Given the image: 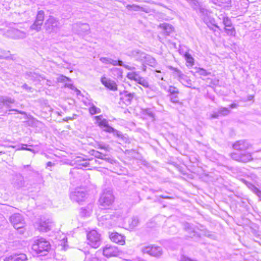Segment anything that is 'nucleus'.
Wrapping results in <instances>:
<instances>
[{"label": "nucleus", "mask_w": 261, "mask_h": 261, "mask_svg": "<svg viewBox=\"0 0 261 261\" xmlns=\"http://www.w3.org/2000/svg\"><path fill=\"white\" fill-rule=\"evenodd\" d=\"M113 69H114V70H118V71L120 72V73H121V71L119 70V69H117V68H114Z\"/></svg>", "instance_id": "nucleus-59"}, {"label": "nucleus", "mask_w": 261, "mask_h": 261, "mask_svg": "<svg viewBox=\"0 0 261 261\" xmlns=\"http://www.w3.org/2000/svg\"><path fill=\"white\" fill-rule=\"evenodd\" d=\"M214 3L225 8L230 6L231 0H214Z\"/></svg>", "instance_id": "nucleus-25"}, {"label": "nucleus", "mask_w": 261, "mask_h": 261, "mask_svg": "<svg viewBox=\"0 0 261 261\" xmlns=\"http://www.w3.org/2000/svg\"><path fill=\"white\" fill-rule=\"evenodd\" d=\"M103 254L108 257L117 256L119 255V250L115 246L107 245L103 248Z\"/></svg>", "instance_id": "nucleus-13"}, {"label": "nucleus", "mask_w": 261, "mask_h": 261, "mask_svg": "<svg viewBox=\"0 0 261 261\" xmlns=\"http://www.w3.org/2000/svg\"><path fill=\"white\" fill-rule=\"evenodd\" d=\"M2 101L3 102L4 106H6L9 107L10 104L13 103L15 101L14 99L10 97H1Z\"/></svg>", "instance_id": "nucleus-34"}, {"label": "nucleus", "mask_w": 261, "mask_h": 261, "mask_svg": "<svg viewBox=\"0 0 261 261\" xmlns=\"http://www.w3.org/2000/svg\"><path fill=\"white\" fill-rule=\"evenodd\" d=\"M47 167H51V166H54L55 165V164L54 163H53L52 162H48L47 163Z\"/></svg>", "instance_id": "nucleus-56"}, {"label": "nucleus", "mask_w": 261, "mask_h": 261, "mask_svg": "<svg viewBox=\"0 0 261 261\" xmlns=\"http://www.w3.org/2000/svg\"><path fill=\"white\" fill-rule=\"evenodd\" d=\"M141 58L147 59L148 60L150 61V65L151 66H153L154 64H155V60L153 58H151V57H150V56L146 57V55L144 53L141 54Z\"/></svg>", "instance_id": "nucleus-45"}, {"label": "nucleus", "mask_w": 261, "mask_h": 261, "mask_svg": "<svg viewBox=\"0 0 261 261\" xmlns=\"http://www.w3.org/2000/svg\"><path fill=\"white\" fill-rule=\"evenodd\" d=\"M10 221L14 227L16 229L20 230V233H23V227L25 225V222L23 216L19 213H15L11 215L10 217Z\"/></svg>", "instance_id": "nucleus-4"}, {"label": "nucleus", "mask_w": 261, "mask_h": 261, "mask_svg": "<svg viewBox=\"0 0 261 261\" xmlns=\"http://www.w3.org/2000/svg\"><path fill=\"white\" fill-rule=\"evenodd\" d=\"M70 196L72 201L80 203L87 198V193L83 189L77 188L71 193Z\"/></svg>", "instance_id": "nucleus-9"}, {"label": "nucleus", "mask_w": 261, "mask_h": 261, "mask_svg": "<svg viewBox=\"0 0 261 261\" xmlns=\"http://www.w3.org/2000/svg\"><path fill=\"white\" fill-rule=\"evenodd\" d=\"M225 31L227 33L228 35L234 36L236 35V30L235 29L232 27H226L225 28Z\"/></svg>", "instance_id": "nucleus-38"}, {"label": "nucleus", "mask_w": 261, "mask_h": 261, "mask_svg": "<svg viewBox=\"0 0 261 261\" xmlns=\"http://www.w3.org/2000/svg\"><path fill=\"white\" fill-rule=\"evenodd\" d=\"M67 238L65 234H62L60 236L59 239V245L62 246V249H66Z\"/></svg>", "instance_id": "nucleus-30"}, {"label": "nucleus", "mask_w": 261, "mask_h": 261, "mask_svg": "<svg viewBox=\"0 0 261 261\" xmlns=\"http://www.w3.org/2000/svg\"><path fill=\"white\" fill-rule=\"evenodd\" d=\"M22 88L25 90L29 92H33V89L31 87L29 86L27 84H24L22 86Z\"/></svg>", "instance_id": "nucleus-50"}, {"label": "nucleus", "mask_w": 261, "mask_h": 261, "mask_svg": "<svg viewBox=\"0 0 261 261\" xmlns=\"http://www.w3.org/2000/svg\"><path fill=\"white\" fill-rule=\"evenodd\" d=\"M27 150L30 151H31V152H33V153H36V151L35 150L32 149L30 148H28L27 149Z\"/></svg>", "instance_id": "nucleus-58"}, {"label": "nucleus", "mask_w": 261, "mask_h": 261, "mask_svg": "<svg viewBox=\"0 0 261 261\" xmlns=\"http://www.w3.org/2000/svg\"><path fill=\"white\" fill-rule=\"evenodd\" d=\"M126 77L128 79L134 81L137 83L141 76H140L139 73L137 72H129L127 73Z\"/></svg>", "instance_id": "nucleus-28"}, {"label": "nucleus", "mask_w": 261, "mask_h": 261, "mask_svg": "<svg viewBox=\"0 0 261 261\" xmlns=\"http://www.w3.org/2000/svg\"><path fill=\"white\" fill-rule=\"evenodd\" d=\"M24 146H28L27 144H22V146L21 147H18L17 148V150H27V149L28 148L24 147Z\"/></svg>", "instance_id": "nucleus-53"}, {"label": "nucleus", "mask_w": 261, "mask_h": 261, "mask_svg": "<svg viewBox=\"0 0 261 261\" xmlns=\"http://www.w3.org/2000/svg\"><path fill=\"white\" fill-rule=\"evenodd\" d=\"M219 114L220 115L225 116L230 113V111L226 108H220L219 110Z\"/></svg>", "instance_id": "nucleus-43"}, {"label": "nucleus", "mask_w": 261, "mask_h": 261, "mask_svg": "<svg viewBox=\"0 0 261 261\" xmlns=\"http://www.w3.org/2000/svg\"><path fill=\"white\" fill-rule=\"evenodd\" d=\"M220 16L221 17H220L219 18L223 19V23L225 25V28L231 27L232 23L231 20L228 17H226L223 15H221Z\"/></svg>", "instance_id": "nucleus-33"}, {"label": "nucleus", "mask_w": 261, "mask_h": 261, "mask_svg": "<svg viewBox=\"0 0 261 261\" xmlns=\"http://www.w3.org/2000/svg\"><path fill=\"white\" fill-rule=\"evenodd\" d=\"M111 240L116 243L120 245H124L125 244V237L117 233L112 232L110 235Z\"/></svg>", "instance_id": "nucleus-18"}, {"label": "nucleus", "mask_w": 261, "mask_h": 261, "mask_svg": "<svg viewBox=\"0 0 261 261\" xmlns=\"http://www.w3.org/2000/svg\"><path fill=\"white\" fill-rule=\"evenodd\" d=\"M27 79H30L33 81H40V79L42 78L41 76L36 73H30L27 74Z\"/></svg>", "instance_id": "nucleus-35"}, {"label": "nucleus", "mask_w": 261, "mask_h": 261, "mask_svg": "<svg viewBox=\"0 0 261 261\" xmlns=\"http://www.w3.org/2000/svg\"><path fill=\"white\" fill-rule=\"evenodd\" d=\"M97 160L94 159L89 160L83 159L81 156H76L75 159V163L77 164L79 168L90 167V164H94V162L97 163Z\"/></svg>", "instance_id": "nucleus-14"}, {"label": "nucleus", "mask_w": 261, "mask_h": 261, "mask_svg": "<svg viewBox=\"0 0 261 261\" xmlns=\"http://www.w3.org/2000/svg\"><path fill=\"white\" fill-rule=\"evenodd\" d=\"M202 19L208 27L211 28V26H214L217 28H219L218 26L215 23L214 19L209 17L207 15L203 16Z\"/></svg>", "instance_id": "nucleus-26"}, {"label": "nucleus", "mask_w": 261, "mask_h": 261, "mask_svg": "<svg viewBox=\"0 0 261 261\" xmlns=\"http://www.w3.org/2000/svg\"><path fill=\"white\" fill-rule=\"evenodd\" d=\"M3 153V152H2V151H1V152H0V154H1V153Z\"/></svg>", "instance_id": "nucleus-63"}, {"label": "nucleus", "mask_w": 261, "mask_h": 261, "mask_svg": "<svg viewBox=\"0 0 261 261\" xmlns=\"http://www.w3.org/2000/svg\"><path fill=\"white\" fill-rule=\"evenodd\" d=\"M152 249L151 256L159 257L163 254V250L161 247L152 245Z\"/></svg>", "instance_id": "nucleus-24"}, {"label": "nucleus", "mask_w": 261, "mask_h": 261, "mask_svg": "<svg viewBox=\"0 0 261 261\" xmlns=\"http://www.w3.org/2000/svg\"><path fill=\"white\" fill-rule=\"evenodd\" d=\"M184 57L187 63V66H192L194 64V58L192 56L188 53L186 52L184 54Z\"/></svg>", "instance_id": "nucleus-32"}, {"label": "nucleus", "mask_w": 261, "mask_h": 261, "mask_svg": "<svg viewBox=\"0 0 261 261\" xmlns=\"http://www.w3.org/2000/svg\"><path fill=\"white\" fill-rule=\"evenodd\" d=\"M237 107V105L236 103H232L229 106V108L231 109L236 108Z\"/></svg>", "instance_id": "nucleus-55"}, {"label": "nucleus", "mask_w": 261, "mask_h": 261, "mask_svg": "<svg viewBox=\"0 0 261 261\" xmlns=\"http://www.w3.org/2000/svg\"><path fill=\"white\" fill-rule=\"evenodd\" d=\"M100 81L101 83L110 90L116 91L117 90V86L114 81L105 76L101 77Z\"/></svg>", "instance_id": "nucleus-16"}, {"label": "nucleus", "mask_w": 261, "mask_h": 261, "mask_svg": "<svg viewBox=\"0 0 261 261\" xmlns=\"http://www.w3.org/2000/svg\"><path fill=\"white\" fill-rule=\"evenodd\" d=\"M68 80H69V79L68 77H67L66 76H64L63 75H60L57 78V81L58 82H66Z\"/></svg>", "instance_id": "nucleus-49"}, {"label": "nucleus", "mask_w": 261, "mask_h": 261, "mask_svg": "<svg viewBox=\"0 0 261 261\" xmlns=\"http://www.w3.org/2000/svg\"><path fill=\"white\" fill-rule=\"evenodd\" d=\"M96 121V123L100 127H103L105 128L104 130L108 133H113L117 136H120V132L115 130L114 128L109 126L108 121L104 119L102 115L95 116L94 117Z\"/></svg>", "instance_id": "nucleus-7"}, {"label": "nucleus", "mask_w": 261, "mask_h": 261, "mask_svg": "<svg viewBox=\"0 0 261 261\" xmlns=\"http://www.w3.org/2000/svg\"><path fill=\"white\" fill-rule=\"evenodd\" d=\"M196 73L201 76H207L211 74L210 72H208L205 69L201 68H199L197 69Z\"/></svg>", "instance_id": "nucleus-42"}, {"label": "nucleus", "mask_w": 261, "mask_h": 261, "mask_svg": "<svg viewBox=\"0 0 261 261\" xmlns=\"http://www.w3.org/2000/svg\"><path fill=\"white\" fill-rule=\"evenodd\" d=\"M156 72H161V71H159V70H156Z\"/></svg>", "instance_id": "nucleus-62"}, {"label": "nucleus", "mask_w": 261, "mask_h": 261, "mask_svg": "<svg viewBox=\"0 0 261 261\" xmlns=\"http://www.w3.org/2000/svg\"><path fill=\"white\" fill-rule=\"evenodd\" d=\"M46 30L49 32H56L60 28L59 21L54 17L49 16L45 23Z\"/></svg>", "instance_id": "nucleus-11"}, {"label": "nucleus", "mask_w": 261, "mask_h": 261, "mask_svg": "<svg viewBox=\"0 0 261 261\" xmlns=\"http://www.w3.org/2000/svg\"><path fill=\"white\" fill-rule=\"evenodd\" d=\"M169 68L173 71L175 76L177 77L178 80L182 85L189 88L192 87V81L188 76L182 73V72L177 68H174L171 66H170Z\"/></svg>", "instance_id": "nucleus-8"}, {"label": "nucleus", "mask_w": 261, "mask_h": 261, "mask_svg": "<svg viewBox=\"0 0 261 261\" xmlns=\"http://www.w3.org/2000/svg\"><path fill=\"white\" fill-rule=\"evenodd\" d=\"M248 187L254 193H255L261 199V191H260L254 185L249 184Z\"/></svg>", "instance_id": "nucleus-37"}, {"label": "nucleus", "mask_w": 261, "mask_h": 261, "mask_svg": "<svg viewBox=\"0 0 261 261\" xmlns=\"http://www.w3.org/2000/svg\"><path fill=\"white\" fill-rule=\"evenodd\" d=\"M98 201L100 208H110L114 201V197L112 191L105 190L101 195Z\"/></svg>", "instance_id": "nucleus-3"}, {"label": "nucleus", "mask_w": 261, "mask_h": 261, "mask_svg": "<svg viewBox=\"0 0 261 261\" xmlns=\"http://www.w3.org/2000/svg\"><path fill=\"white\" fill-rule=\"evenodd\" d=\"M27 259L25 254L20 253L10 255L5 258V261H25Z\"/></svg>", "instance_id": "nucleus-19"}, {"label": "nucleus", "mask_w": 261, "mask_h": 261, "mask_svg": "<svg viewBox=\"0 0 261 261\" xmlns=\"http://www.w3.org/2000/svg\"><path fill=\"white\" fill-rule=\"evenodd\" d=\"M44 13L43 11L41 10L38 12L36 16L35 21L34 23L30 27V29L35 30L37 32L41 30L42 25L44 21Z\"/></svg>", "instance_id": "nucleus-10"}, {"label": "nucleus", "mask_w": 261, "mask_h": 261, "mask_svg": "<svg viewBox=\"0 0 261 261\" xmlns=\"http://www.w3.org/2000/svg\"><path fill=\"white\" fill-rule=\"evenodd\" d=\"M120 99L124 101V102L128 105L129 104L134 97V94L128 93L127 91H123L120 92Z\"/></svg>", "instance_id": "nucleus-20"}, {"label": "nucleus", "mask_w": 261, "mask_h": 261, "mask_svg": "<svg viewBox=\"0 0 261 261\" xmlns=\"http://www.w3.org/2000/svg\"><path fill=\"white\" fill-rule=\"evenodd\" d=\"M138 84L142 85L145 88H146V93H148L149 91L151 90V87L149 85L148 81L143 77H141L137 82Z\"/></svg>", "instance_id": "nucleus-27"}, {"label": "nucleus", "mask_w": 261, "mask_h": 261, "mask_svg": "<svg viewBox=\"0 0 261 261\" xmlns=\"http://www.w3.org/2000/svg\"><path fill=\"white\" fill-rule=\"evenodd\" d=\"M93 210V205L89 204L86 207L81 208L80 214L82 217H89L90 216Z\"/></svg>", "instance_id": "nucleus-22"}, {"label": "nucleus", "mask_w": 261, "mask_h": 261, "mask_svg": "<svg viewBox=\"0 0 261 261\" xmlns=\"http://www.w3.org/2000/svg\"><path fill=\"white\" fill-rule=\"evenodd\" d=\"M54 226V222L49 219H41L34 224L35 227L41 232L49 231Z\"/></svg>", "instance_id": "nucleus-6"}, {"label": "nucleus", "mask_w": 261, "mask_h": 261, "mask_svg": "<svg viewBox=\"0 0 261 261\" xmlns=\"http://www.w3.org/2000/svg\"><path fill=\"white\" fill-rule=\"evenodd\" d=\"M98 148L103 149L107 151H110L111 150V148L109 145L103 143H99L97 144Z\"/></svg>", "instance_id": "nucleus-41"}, {"label": "nucleus", "mask_w": 261, "mask_h": 261, "mask_svg": "<svg viewBox=\"0 0 261 261\" xmlns=\"http://www.w3.org/2000/svg\"><path fill=\"white\" fill-rule=\"evenodd\" d=\"M250 146V144L248 142V141L246 140H240L237 141L233 145V147L234 149L240 151H245V150L249 148Z\"/></svg>", "instance_id": "nucleus-17"}, {"label": "nucleus", "mask_w": 261, "mask_h": 261, "mask_svg": "<svg viewBox=\"0 0 261 261\" xmlns=\"http://www.w3.org/2000/svg\"><path fill=\"white\" fill-rule=\"evenodd\" d=\"M122 213L121 211L118 210L112 214H106L98 218L99 223L101 225L109 227L116 224L118 219L121 218Z\"/></svg>", "instance_id": "nucleus-1"}, {"label": "nucleus", "mask_w": 261, "mask_h": 261, "mask_svg": "<svg viewBox=\"0 0 261 261\" xmlns=\"http://www.w3.org/2000/svg\"><path fill=\"white\" fill-rule=\"evenodd\" d=\"M178 94L169 95L171 102L175 103L181 104V102L179 101Z\"/></svg>", "instance_id": "nucleus-39"}, {"label": "nucleus", "mask_w": 261, "mask_h": 261, "mask_svg": "<svg viewBox=\"0 0 261 261\" xmlns=\"http://www.w3.org/2000/svg\"><path fill=\"white\" fill-rule=\"evenodd\" d=\"M110 64L113 65V66L119 65L120 66H123L125 68H126L128 70H132V69H135L134 67H130L127 65H124L123 64V62L122 61H120V60H113L111 59Z\"/></svg>", "instance_id": "nucleus-31"}, {"label": "nucleus", "mask_w": 261, "mask_h": 261, "mask_svg": "<svg viewBox=\"0 0 261 261\" xmlns=\"http://www.w3.org/2000/svg\"><path fill=\"white\" fill-rule=\"evenodd\" d=\"M126 8L128 10H134L135 11H138L139 10L140 7L137 5H128L126 6Z\"/></svg>", "instance_id": "nucleus-48"}, {"label": "nucleus", "mask_w": 261, "mask_h": 261, "mask_svg": "<svg viewBox=\"0 0 261 261\" xmlns=\"http://www.w3.org/2000/svg\"><path fill=\"white\" fill-rule=\"evenodd\" d=\"M50 244L42 237H37L33 241L32 248L37 254H46L50 249Z\"/></svg>", "instance_id": "nucleus-2"}, {"label": "nucleus", "mask_w": 261, "mask_h": 261, "mask_svg": "<svg viewBox=\"0 0 261 261\" xmlns=\"http://www.w3.org/2000/svg\"><path fill=\"white\" fill-rule=\"evenodd\" d=\"M139 224V220L137 218H133L129 222V227L131 229L135 228Z\"/></svg>", "instance_id": "nucleus-36"}, {"label": "nucleus", "mask_w": 261, "mask_h": 261, "mask_svg": "<svg viewBox=\"0 0 261 261\" xmlns=\"http://www.w3.org/2000/svg\"><path fill=\"white\" fill-rule=\"evenodd\" d=\"M68 119H71V118H66V120H65V119H64L65 121H66Z\"/></svg>", "instance_id": "nucleus-60"}, {"label": "nucleus", "mask_w": 261, "mask_h": 261, "mask_svg": "<svg viewBox=\"0 0 261 261\" xmlns=\"http://www.w3.org/2000/svg\"><path fill=\"white\" fill-rule=\"evenodd\" d=\"M10 147H12V148H15V147L14 146H10Z\"/></svg>", "instance_id": "nucleus-61"}, {"label": "nucleus", "mask_w": 261, "mask_h": 261, "mask_svg": "<svg viewBox=\"0 0 261 261\" xmlns=\"http://www.w3.org/2000/svg\"><path fill=\"white\" fill-rule=\"evenodd\" d=\"M231 156L232 159L241 162L246 163L251 161L252 159V155L249 153H237L233 152L231 154Z\"/></svg>", "instance_id": "nucleus-12"}, {"label": "nucleus", "mask_w": 261, "mask_h": 261, "mask_svg": "<svg viewBox=\"0 0 261 261\" xmlns=\"http://www.w3.org/2000/svg\"><path fill=\"white\" fill-rule=\"evenodd\" d=\"M7 36L14 39H20L25 38L27 35L24 32L13 28L8 30Z\"/></svg>", "instance_id": "nucleus-15"}, {"label": "nucleus", "mask_w": 261, "mask_h": 261, "mask_svg": "<svg viewBox=\"0 0 261 261\" xmlns=\"http://www.w3.org/2000/svg\"><path fill=\"white\" fill-rule=\"evenodd\" d=\"M168 92L169 93V95L176 94L179 93V91L176 87L170 86L168 88Z\"/></svg>", "instance_id": "nucleus-44"}, {"label": "nucleus", "mask_w": 261, "mask_h": 261, "mask_svg": "<svg viewBox=\"0 0 261 261\" xmlns=\"http://www.w3.org/2000/svg\"><path fill=\"white\" fill-rule=\"evenodd\" d=\"M82 30L84 31H88L89 30V25L87 24H83L82 25Z\"/></svg>", "instance_id": "nucleus-52"}, {"label": "nucleus", "mask_w": 261, "mask_h": 261, "mask_svg": "<svg viewBox=\"0 0 261 261\" xmlns=\"http://www.w3.org/2000/svg\"><path fill=\"white\" fill-rule=\"evenodd\" d=\"M4 106L3 102L2 101V98H0V109H2Z\"/></svg>", "instance_id": "nucleus-57"}, {"label": "nucleus", "mask_w": 261, "mask_h": 261, "mask_svg": "<svg viewBox=\"0 0 261 261\" xmlns=\"http://www.w3.org/2000/svg\"><path fill=\"white\" fill-rule=\"evenodd\" d=\"M88 244L94 248H97L101 244L100 234L95 230H92L87 234Z\"/></svg>", "instance_id": "nucleus-5"}, {"label": "nucleus", "mask_w": 261, "mask_h": 261, "mask_svg": "<svg viewBox=\"0 0 261 261\" xmlns=\"http://www.w3.org/2000/svg\"><path fill=\"white\" fill-rule=\"evenodd\" d=\"M220 114H219V112H214L211 115V118L214 119L217 118L219 117Z\"/></svg>", "instance_id": "nucleus-51"}, {"label": "nucleus", "mask_w": 261, "mask_h": 261, "mask_svg": "<svg viewBox=\"0 0 261 261\" xmlns=\"http://www.w3.org/2000/svg\"><path fill=\"white\" fill-rule=\"evenodd\" d=\"M160 28L163 30V33L165 35H169L173 32V27L168 23H163L160 24Z\"/></svg>", "instance_id": "nucleus-21"}, {"label": "nucleus", "mask_w": 261, "mask_h": 261, "mask_svg": "<svg viewBox=\"0 0 261 261\" xmlns=\"http://www.w3.org/2000/svg\"><path fill=\"white\" fill-rule=\"evenodd\" d=\"M185 229L189 232H193V233H195V230L192 227L191 225L189 223H186L184 225Z\"/></svg>", "instance_id": "nucleus-46"}, {"label": "nucleus", "mask_w": 261, "mask_h": 261, "mask_svg": "<svg viewBox=\"0 0 261 261\" xmlns=\"http://www.w3.org/2000/svg\"><path fill=\"white\" fill-rule=\"evenodd\" d=\"M92 152H93L92 154L97 158L106 160V161H108V162H110L111 164H113V163L115 162V161L113 159L106 158L105 154H103L102 153H101L98 151L93 150H92Z\"/></svg>", "instance_id": "nucleus-23"}, {"label": "nucleus", "mask_w": 261, "mask_h": 261, "mask_svg": "<svg viewBox=\"0 0 261 261\" xmlns=\"http://www.w3.org/2000/svg\"><path fill=\"white\" fill-rule=\"evenodd\" d=\"M89 261H100L99 259L95 256H91Z\"/></svg>", "instance_id": "nucleus-54"}, {"label": "nucleus", "mask_w": 261, "mask_h": 261, "mask_svg": "<svg viewBox=\"0 0 261 261\" xmlns=\"http://www.w3.org/2000/svg\"><path fill=\"white\" fill-rule=\"evenodd\" d=\"M89 112L91 115L100 113L101 111L100 109L94 106H92L89 108Z\"/></svg>", "instance_id": "nucleus-40"}, {"label": "nucleus", "mask_w": 261, "mask_h": 261, "mask_svg": "<svg viewBox=\"0 0 261 261\" xmlns=\"http://www.w3.org/2000/svg\"><path fill=\"white\" fill-rule=\"evenodd\" d=\"M152 249V245H142L140 247V250L142 253L147 254L150 256Z\"/></svg>", "instance_id": "nucleus-29"}, {"label": "nucleus", "mask_w": 261, "mask_h": 261, "mask_svg": "<svg viewBox=\"0 0 261 261\" xmlns=\"http://www.w3.org/2000/svg\"><path fill=\"white\" fill-rule=\"evenodd\" d=\"M111 58H106V57H101L100 58V61L103 64H111Z\"/></svg>", "instance_id": "nucleus-47"}]
</instances>
